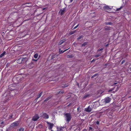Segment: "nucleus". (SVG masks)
Returning a JSON list of instances; mask_svg holds the SVG:
<instances>
[{
	"label": "nucleus",
	"mask_w": 131,
	"mask_h": 131,
	"mask_svg": "<svg viewBox=\"0 0 131 131\" xmlns=\"http://www.w3.org/2000/svg\"><path fill=\"white\" fill-rule=\"evenodd\" d=\"M64 115L65 116L66 121L68 123L69 122L72 118L71 113H66L64 114Z\"/></svg>",
	"instance_id": "1"
},
{
	"label": "nucleus",
	"mask_w": 131,
	"mask_h": 131,
	"mask_svg": "<svg viewBox=\"0 0 131 131\" xmlns=\"http://www.w3.org/2000/svg\"><path fill=\"white\" fill-rule=\"evenodd\" d=\"M39 118V117L38 114H35L34 116L32 118V120L34 121H37Z\"/></svg>",
	"instance_id": "2"
},
{
	"label": "nucleus",
	"mask_w": 131,
	"mask_h": 131,
	"mask_svg": "<svg viewBox=\"0 0 131 131\" xmlns=\"http://www.w3.org/2000/svg\"><path fill=\"white\" fill-rule=\"evenodd\" d=\"M47 123L48 125V126H49L48 129H51L54 126V124L48 122H47Z\"/></svg>",
	"instance_id": "3"
},
{
	"label": "nucleus",
	"mask_w": 131,
	"mask_h": 131,
	"mask_svg": "<svg viewBox=\"0 0 131 131\" xmlns=\"http://www.w3.org/2000/svg\"><path fill=\"white\" fill-rule=\"evenodd\" d=\"M42 116L43 118L46 119H47L49 118V115L45 113H43Z\"/></svg>",
	"instance_id": "4"
},
{
	"label": "nucleus",
	"mask_w": 131,
	"mask_h": 131,
	"mask_svg": "<svg viewBox=\"0 0 131 131\" xmlns=\"http://www.w3.org/2000/svg\"><path fill=\"white\" fill-rule=\"evenodd\" d=\"M111 100V99L108 97H106L105 99V101L106 103H109Z\"/></svg>",
	"instance_id": "5"
},
{
	"label": "nucleus",
	"mask_w": 131,
	"mask_h": 131,
	"mask_svg": "<svg viewBox=\"0 0 131 131\" xmlns=\"http://www.w3.org/2000/svg\"><path fill=\"white\" fill-rule=\"evenodd\" d=\"M22 63L26 62L27 61V59L26 58H21Z\"/></svg>",
	"instance_id": "6"
},
{
	"label": "nucleus",
	"mask_w": 131,
	"mask_h": 131,
	"mask_svg": "<svg viewBox=\"0 0 131 131\" xmlns=\"http://www.w3.org/2000/svg\"><path fill=\"white\" fill-rule=\"evenodd\" d=\"M92 110L91 108L90 107V106H89L87 108H85V111L86 112H90Z\"/></svg>",
	"instance_id": "7"
},
{
	"label": "nucleus",
	"mask_w": 131,
	"mask_h": 131,
	"mask_svg": "<svg viewBox=\"0 0 131 131\" xmlns=\"http://www.w3.org/2000/svg\"><path fill=\"white\" fill-rule=\"evenodd\" d=\"M18 124L16 123H13L11 124V126L12 127H14L18 126Z\"/></svg>",
	"instance_id": "8"
},
{
	"label": "nucleus",
	"mask_w": 131,
	"mask_h": 131,
	"mask_svg": "<svg viewBox=\"0 0 131 131\" xmlns=\"http://www.w3.org/2000/svg\"><path fill=\"white\" fill-rule=\"evenodd\" d=\"M17 63L19 64H20L22 63V61L21 60V58H20L17 60Z\"/></svg>",
	"instance_id": "9"
},
{
	"label": "nucleus",
	"mask_w": 131,
	"mask_h": 131,
	"mask_svg": "<svg viewBox=\"0 0 131 131\" xmlns=\"http://www.w3.org/2000/svg\"><path fill=\"white\" fill-rule=\"evenodd\" d=\"M5 99L6 101H8L10 99V95H8L6 97Z\"/></svg>",
	"instance_id": "10"
},
{
	"label": "nucleus",
	"mask_w": 131,
	"mask_h": 131,
	"mask_svg": "<svg viewBox=\"0 0 131 131\" xmlns=\"http://www.w3.org/2000/svg\"><path fill=\"white\" fill-rule=\"evenodd\" d=\"M65 12V9H63V10H60L61 15H62Z\"/></svg>",
	"instance_id": "11"
},
{
	"label": "nucleus",
	"mask_w": 131,
	"mask_h": 131,
	"mask_svg": "<svg viewBox=\"0 0 131 131\" xmlns=\"http://www.w3.org/2000/svg\"><path fill=\"white\" fill-rule=\"evenodd\" d=\"M103 8L104 9L106 10H108V9H110L109 6H104Z\"/></svg>",
	"instance_id": "12"
},
{
	"label": "nucleus",
	"mask_w": 131,
	"mask_h": 131,
	"mask_svg": "<svg viewBox=\"0 0 131 131\" xmlns=\"http://www.w3.org/2000/svg\"><path fill=\"white\" fill-rule=\"evenodd\" d=\"M69 85V84H65L64 85H61L62 87L63 88H65L66 87H68Z\"/></svg>",
	"instance_id": "13"
},
{
	"label": "nucleus",
	"mask_w": 131,
	"mask_h": 131,
	"mask_svg": "<svg viewBox=\"0 0 131 131\" xmlns=\"http://www.w3.org/2000/svg\"><path fill=\"white\" fill-rule=\"evenodd\" d=\"M6 52L4 51L0 55V58H2V57L5 54Z\"/></svg>",
	"instance_id": "14"
},
{
	"label": "nucleus",
	"mask_w": 131,
	"mask_h": 131,
	"mask_svg": "<svg viewBox=\"0 0 131 131\" xmlns=\"http://www.w3.org/2000/svg\"><path fill=\"white\" fill-rule=\"evenodd\" d=\"M64 42V41L63 40H61L58 43V45H62Z\"/></svg>",
	"instance_id": "15"
},
{
	"label": "nucleus",
	"mask_w": 131,
	"mask_h": 131,
	"mask_svg": "<svg viewBox=\"0 0 131 131\" xmlns=\"http://www.w3.org/2000/svg\"><path fill=\"white\" fill-rule=\"evenodd\" d=\"M38 56V53H35L34 55V57L36 59L37 58Z\"/></svg>",
	"instance_id": "16"
},
{
	"label": "nucleus",
	"mask_w": 131,
	"mask_h": 131,
	"mask_svg": "<svg viewBox=\"0 0 131 131\" xmlns=\"http://www.w3.org/2000/svg\"><path fill=\"white\" fill-rule=\"evenodd\" d=\"M4 122H1V124H2V125H0V127H2L4 126Z\"/></svg>",
	"instance_id": "17"
},
{
	"label": "nucleus",
	"mask_w": 131,
	"mask_h": 131,
	"mask_svg": "<svg viewBox=\"0 0 131 131\" xmlns=\"http://www.w3.org/2000/svg\"><path fill=\"white\" fill-rule=\"evenodd\" d=\"M87 44V42H84L83 44L82 45V46L83 47L84 46H85V45H86Z\"/></svg>",
	"instance_id": "18"
},
{
	"label": "nucleus",
	"mask_w": 131,
	"mask_h": 131,
	"mask_svg": "<svg viewBox=\"0 0 131 131\" xmlns=\"http://www.w3.org/2000/svg\"><path fill=\"white\" fill-rule=\"evenodd\" d=\"M89 96V95H88V94H86V95H84L83 97V99H85L87 97H88Z\"/></svg>",
	"instance_id": "19"
},
{
	"label": "nucleus",
	"mask_w": 131,
	"mask_h": 131,
	"mask_svg": "<svg viewBox=\"0 0 131 131\" xmlns=\"http://www.w3.org/2000/svg\"><path fill=\"white\" fill-rule=\"evenodd\" d=\"M63 127H61L59 128L58 129L60 131H62L63 130Z\"/></svg>",
	"instance_id": "20"
},
{
	"label": "nucleus",
	"mask_w": 131,
	"mask_h": 131,
	"mask_svg": "<svg viewBox=\"0 0 131 131\" xmlns=\"http://www.w3.org/2000/svg\"><path fill=\"white\" fill-rule=\"evenodd\" d=\"M42 92H41V93H40L39 95H37V97L38 98H40L41 96V95L42 94Z\"/></svg>",
	"instance_id": "21"
},
{
	"label": "nucleus",
	"mask_w": 131,
	"mask_h": 131,
	"mask_svg": "<svg viewBox=\"0 0 131 131\" xmlns=\"http://www.w3.org/2000/svg\"><path fill=\"white\" fill-rule=\"evenodd\" d=\"M89 131H92L93 130V128L90 127H89Z\"/></svg>",
	"instance_id": "22"
},
{
	"label": "nucleus",
	"mask_w": 131,
	"mask_h": 131,
	"mask_svg": "<svg viewBox=\"0 0 131 131\" xmlns=\"http://www.w3.org/2000/svg\"><path fill=\"white\" fill-rule=\"evenodd\" d=\"M80 107H79L77 108L78 112L79 113H80L81 112L80 111Z\"/></svg>",
	"instance_id": "23"
},
{
	"label": "nucleus",
	"mask_w": 131,
	"mask_h": 131,
	"mask_svg": "<svg viewBox=\"0 0 131 131\" xmlns=\"http://www.w3.org/2000/svg\"><path fill=\"white\" fill-rule=\"evenodd\" d=\"M83 37V36H79V37L77 38V40H79L80 39L82 38Z\"/></svg>",
	"instance_id": "24"
},
{
	"label": "nucleus",
	"mask_w": 131,
	"mask_h": 131,
	"mask_svg": "<svg viewBox=\"0 0 131 131\" xmlns=\"http://www.w3.org/2000/svg\"><path fill=\"white\" fill-rule=\"evenodd\" d=\"M105 24L106 25H110L111 24V22H106Z\"/></svg>",
	"instance_id": "25"
},
{
	"label": "nucleus",
	"mask_w": 131,
	"mask_h": 131,
	"mask_svg": "<svg viewBox=\"0 0 131 131\" xmlns=\"http://www.w3.org/2000/svg\"><path fill=\"white\" fill-rule=\"evenodd\" d=\"M69 49V48H68V49H67L66 50H64L63 51L62 50H61V51H60V53H63V52L66 51L67 50H68Z\"/></svg>",
	"instance_id": "26"
},
{
	"label": "nucleus",
	"mask_w": 131,
	"mask_h": 131,
	"mask_svg": "<svg viewBox=\"0 0 131 131\" xmlns=\"http://www.w3.org/2000/svg\"><path fill=\"white\" fill-rule=\"evenodd\" d=\"M24 129L23 128H21L19 129L18 131H24Z\"/></svg>",
	"instance_id": "27"
},
{
	"label": "nucleus",
	"mask_w": 131,
	"mask_h": 131,
	"mask_svg": "<svg viewBox=\"0 0 131 131\" xmlns=\"http://www.w3.org/2000/svg\"><path fill=\"white\" fill-rule=\"evenodd\" d=\"M49 99H50V98L49 97H48L44 101V102H47V101H48Z\"/></svg>",
	"instance_id": "28"
},
{
	"label": "nucleus",
	"mask_w": 131,
	"mask_h": 131,
	"mask_svg": "<svg viewBox=\"0 0 131 131\" xmlns=\"http://www.w3.org/2000/svg\"><path fill=\"white\" fill-rule=\"evenodd\" d=\"M100 56V54H98L95 55L94 56V57L96 58H97V57H99Z\"/></svg>",
	"instance_id": "29"
},
{
	"label": "nucleus",
	"mask_w": 131,
	"mask_h": 131,
	"mask_svg": "<svg viewBox=\"0 0 131 131\" xmlns=\"http://www.w3.org/2000/svg\"><path fill=\"white\" fill-rule=\"evenodd\" d=\"M103 50V48H102L101 49H99L97 51H102Z\"/></svg>",
	"instance_id": "30"
},
{
	"label": "nucleus",
	"mask_w": 131,
	"mask_h": 131,
	"mask_svg": "<svg viewBox=\"0 0 131 131\" xmlns=\"http://www.w3.org/2000/svg\"><path fill=\"white\" fill-rule=\"evenodd\" d=\"M79 24H78L76 26L74 27L73 28V29H75L78 26H79Z\"/></svg>",
	"instance_id": "31"
},
{
	"label": "nucleus",
	"mask_w": 131,
	"mask_h": 131,
	"mask_svg": "<svg viewBox=\"0 0 131 131\" xmlns=\"http://www.w3.org/2000/svg\"><path fill=\"white\" fill-rule=\"evenodd\" d=\"M122 7H121L120 8H117V9L116 10H120L122 9Z\"/></svg>",
	"instance_id": "32"
},
{
	"label": "nucleus",
	"mask_w": 131,
	"mask_h": 131,
	"mask_svg": "<svg viewBox=\"0 0 131 131\" xmlns=\"http://www.w3.org/2000/svg\"><path fill=\"white\" fill-rule=\"evenodd\" d=\"M96 74H94V75H93L91 77V78H94V77L96 76Z\"/></svg>",
	"instance_id": "33"
},
{
	"label": "nucleus",
	"mask_w": 131,
	"mask_h": 131,
	"mask_svg": "<svg viewBox=\"0 0 131 131\" xmlns=\"http://www.w3.org/2000/svg\"><path fill=\"white\" fill-rule=\"evenodd\" d=\"M13 116V115L12 114L11 115L9 116V118H10V119L12 118V117Z\"/></svg>",
	"instance_id": "34"
},
{
	"label": "nucleus",
	"mask_w": 131,
	"mask_h": 131,
	"mask_svg": "<svg viewBox=\"0 0 131 131\" xmlns=\"http://www.w3.org/2000/svg\"><path fill=\"white\" fill-rule=\"evenodd\" d=\"M125 62V60H123L121 63V64H123V63H124Z\"/></svg>",
	"instance_id": "35"
},
{
	"label": "nucleus",
	"mask_w": 131,
	"mask_h": 131,
	"mask_svg": "<svg viewBox=\"0 0 131 131\" xmlns=\"http://www.w3.org/2000/svg\"><path fill=\"white\" fill-rule=\"evenodd\" d=\"M32 61H35L36 62V61H37V60H36V59H32Z\"/></svg>",
	"instance_id": "36"
},
{
	"label": "nucleus",
	"mask_w": 131,
	"mask_h": 131,
	"mask_svg": "<svg viewBox=\"0 0 131 131\" xmlns=\"http://www.w3.org/2000/svg\"><path fill=\"white\" fill-rule=\"evenodd\" d=\"M96 124L97 125H99V122L98 121H97L96 123Z\"/></svg>",
	"instance_id": "37"
},
{
	"label": "nucleus",
	"mask_w": 131,
	"mask_h": 131,
	"mask_svg": "<svg viewBox=\"0 0 131 131\" xmlns=\"http://www.w3.org/2000/svg\"><path fill=\"white\" fill-rule=\"evenodd\" d=\"M72 55H71V56L70 55H68V57L69 58H71L72 57Z\"/></svg>",
	"instance_id": "38"
},
{
	"label": "nucleus",
	"mask_w": 131,
	"mask_h": 131,
	"mask_svg": "<svg viewBox=\"0 0 131 131\" xmlns=\"http://www.w3.org/2000/svg\"><path fill=\"white\" fill-rule=\"evenodd\" d=\"M95 61V60L93 59V60H92L91 61V62L92 63V62L94 61Z\"/></svg>",
	"instance_id": "39"
},
{
	"label": "nucleus",
	"mask_w": 131,
	"mask_h": 131,
	"mask_svg": "<svg viewBox=\"0 0 131 131\" xmlns=\"http://www.w3.org/2000/svg\"><path fill=\"white\" fill-rule=\"evenodd\" d=\"M74 33V32H71L70 33V35H72Z\"/></svg>",
	"instance_id": "40"
},
{
	"label": "nucleus",
	"mask_w": 131,
	"mask_h": 131,
	"mask_svg": "<svg viewBox=\"0 0 131 131\" xmlns=\"http://www.w3.org/2000/svg\"><path fill=\"white\" fill-rule=\"evenodd\" d=\"M61 91H58V92H57V94H59L60 93H61Z\"/></svg>",
	"instance_id": "41"
},
{
	"label": "nucleus",
	"mask_w": 131,
	"mask_h": 131,
	"mask_svg": "<svg viewBox=\"0 0 131 131\" xmlns=\"http://www.w3.org/2000/svg\"><path fill=\"white\" fill-rule=\"evenodd\" d=\"M108 44H107L106 45H105V47H107V46H108Z\"/></svg>",
	"instance_id": "42"
},
{
	"label": "nucleus",
	"mask_w": 131,
	"mask_h": 131,
	"mask_svg": "<svg viewBox=\"0 0 131 131\" xmlns=\"http://www.w3.org/2000/svg\"><path fill=\"white\" fill-rule=\"evenodd\" d=\"M117 84V83H114V84H113V85H115L116 84Z\"/></svg>",
	"instance_id": "43"
},
{
	"label": "nucleus",
	"mask_w": 131,
	"mask_h": 131,
	"mask_svg": "<svg viewBox=\"0 0 131 131\" xmlns=\"http://www.w3.org/2000/svg\"><path fill=\"white\" fill-rule=\"evenodd\" d=\"M30 3H25V4H29Z\"/></svg>",
	"instance_id": "44"
},
{
	"label": "nucleus",
	"mask_w": 131,
	"mask_h": 131,
	"mask_svg": "<svg viewBox=\"0 0 131 131\" xmlns=\"http://www.w3.org/2000/svg\"><path fill=\"white\" fill-rule=\"evenodd\" d=\"M64 93V91H62V92H61V93L62 94H63Z\"/></svg>",
	"instance_id": "45"
},
{
	"label": "nucleus",
	"mask_w": 131,
	"mask_h": 131,
	"mask_svg": "<svg viewBox=\"0 0 131 131\" xmlns=\"http://www.w3.org/2000/svg\"><path fill=\"white\" fill-rule=\"evenodd\" d=\"M70 104H71L70 103L69 104V105H68L67 106H70Z\"/></svg>",
	"instance_id": "46"
},
{
	"label": "nucleus",
	"mask_w": 131,
	"mask_h": 131,
	"mask_svg": "<svg viewBox=\"0 0 131 131\" xmlns=\"http://www.w3.org/2000/svg\"><path fill=\"white\" fill-rule=\"evenodd\" d=\"M125 99H124V97H123L122 100H124Z\"/></svg>",
	"instance_id": "47"
},
{
	"label": "nucleus",
	"mask_w": 131,
	"mask_h": 131,
	"mask_svg": "<svg viewBox=\"0 0 131 131\" xmlns=\"http://www.w3.org/2000/svg\"><path fill=\"white\" fill-rule=\"evenodd\" d=\"M39 98H38V97H37L35 99L36 100H37L38 99H39Z\"/></svg>",
	"instance_id": "48"
},
{
	"label": "nucleus",
	"mask_w": 131,
	"mask_h": 131,
	"mask_svg": "<svg viewBox=\"0 0 131 131\" xmlns=\"http://www.w3.org/2000/svg\"><path fill=\"white\" fill-rule=\"evenodd\" d=\"M131 97V96H129V97H128V98H130Z\"/></svg>",
	"instance_id": "49"
},
{
	"label": "nucleus",
	"mask_w": 131,
	"mask_h": 131,
	"mask_svg": "<svg viewBox=\"0 0 131 131\" xmlns=\"http://www.w3.org/2000/svg\"><path fill=\"white\" fill-rule=\"evenodd\" d=\"M70 0V2H72V1L73 0Z\"/></svg>",
	"instance_id": "50"
},
{
	"label": "nucleus",
	"mask_w": 131,
	"mask_h": 131,
	"mask_svg": "<svg viewBox=\"0 0 131 131\" xmlns=\"http://www.w3.org/2000/svg\"><path fill=\"white\" fill-rule=\"evenodd\" d=\"M129 69L130 71H131V67H130Z\"/></svg>",
	"instance_id": "51"
},
{
	"label": "nucleus",
	"mask_w": 131,
	"mask_h": 131,
	"mask_svg": "<svg viewBox=\"0 0 131 131\" xmlns=\"http://www.w3.org/2000/svg\"><path fill=\"white\" fill-rule=\"evenodd\" d=\"M3 130L2 129H0V131H2Z\"/></svg>",
	"instance_id": "52"
},
{
	"label": "nucleus",
	"mask_w": 131,
	"mask_h": 131,
	"mask_svg": "<svg viewBox=\"0 0 131 131\" xmlns=\"http://www.w3.org/2000/svg\"><path fill=\"white\" fill-rule=\"evenodd\" d=\"M118 87H117V89L118 90Z\"/></svg>",
	"instance_id": "53"
},
{
	"label": "nucleus",
	"mask_w": 131,
	"mask_h": 131,
	"mask_svg": "<svg viewBox=\"0 0 131 131\" xmlns=\"http://www.w3.org/2000/svg\"><path fill=\"white\" fill-rule=\"evenodd\" d=\"M98 128V127L97 126H96V127L95 128Z\"/></svg>",
	"instance_id": "54"
},
{
	"label": "nucleus",
	"mask_w": 131,
	"mask_h": 131,
	"mask_svg": "<svg viewBox=\"0 0 131 131\" xmlns=\"http://www.w3.org/2000/svg\"><path fill=\"white\" fill-rule=\"evenodd\" d=\"M45 8H44L43 9V10H44L45 9Z\"/></svg>",
	"instance_id": "55"
},
{
	"label": "nucleus",
	"mask_w": 131,
	"mask_h": 131,
	"mask_svg": "<svg viewBox=\"0 0 131 131\" xmlns=\"http://www.w3.org/2000/svg\"><path fill=\"white\" fill-rule=\"evenodd\" d=\"M82 131H86V130L85 129H84V130Z\"/></svg>",
	"instance_id": "56"
},
{
	"label": "nucleus",
	"mask_w": 131,
	"mask_h": 131,
	"mask_svg": "<svg viewBox=\"0 0 131 131\" xmlns=\"http://www.w3.org/2000/svg\"><path fill=\"white\" fill-rule=\"evenodd\" d=\"M111 91L110 90L109 91V92H110V91Z\"/></svg>",
	"instance_id": "57"
},
{
	"label": "nucleus",
	"mask_w": 131,
	"mask_h": 131,
	"mask_svg": "<svg viewBox=\"0 0 131 131\" xmlns=\"http://www.w3.org/2000/svg\"><path fill=\"white\" fill-rule=\"evenodd\" d=\"M59 50H60V49H59Z\"/></svg>",
	"instance_id": "58"
}]
</instances>
